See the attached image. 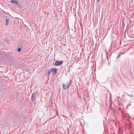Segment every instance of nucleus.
Wrapping results in <instances>:
<instances>
[{
  "label": "nucleus",
  "instance_id": "1",
  "mask_svg": "<svg viewBox=\"0 0 134 134\" xmlns=\"http://www.w3.org/2000/svg\"><path fill=\"white\" fill-rule=\"evenodd\" d=\"M71 81L70 79L67 82V84H65L64 83H63L62 84L63 88L65 90H67L70 87L71 85Z\"/></svg>",
  "mask_w": 134,
  "mask_h": 134
},
{
  "label": "nucleus",
  "instance_id": "2",
  "mask_svg": "<svg viewBox=\"0 0 134 134\" xmlns=\"http://www.w3.org/2000/svg\"><path fill=\"white\" fill-rule=\"evenodd\" d=\"M50 69L51 71V72H52V74L53 75H55L58 71L57 69L55 68H51Z\"/></svg>",
  "mask_w": 134,
  "mask_h": 134
},
{
  "label": "nucleus",
  "instance_id": "3",
  "mask_svg": "<svg viewBox=\"0 0 134 134\" xmlns=\"http://www.w3.org/2000/svg\"><path fill=\"white\" fill-rule=\"evenodd\" d=\"M36 94L35 92H34L32 94L31 97V99L32 101H35L36 100Z\"/></svg>",
  "mask_w": 134,
  "mask_h": 134
},
{
  "label": "nucleus",
  "instance_id": "4",
  "mask_svg": "<svg viewBox=\"0 0 134 134\" xmlns=\"http://www.w3.org/2000/svg\"><path fill=\"white\" fill-rule=\"evenodd\" d=\"M63 62L62 61H57L55 63V65L57 66L63 64Z\"/></svg>",
  "mask_w": 134,
  "mask_h": 134
},
{
  "label": "nucleus",
  "instance_id": "5",
  "mask_svg": "<svg viewBox=\"0 0 134 134\" xmlns=\"http://www.w3.org/2000/svg\"><path fill=\"white\" fill-rule=\"evenodd\" d=\"M10 2L12 3L15 4L16 5H18V2L16 0H11Z\"/></svg>",
  "mask_w": 134,
  "mask_h": 134
},
{
  "label": "nucleus",
  "instance_id": "6",
  "mask_svg": "<svg viewBox=\"0 0 134 134\" xmlns=\"http://www.w3.org/2000/svg\"><path fill=\"white\" fill-rule=\"evenodd\" d=\"M11 38H12V37L11 36H6L5 37V39L6 40L5 41L6 42L10 41L9 39Z\"/></svg>",
  "mask_w": 134,
  "mask_h": 134
},
{
  "label": "nucleus",
  "instance_id": "7",
  "mask_svg": "<svg viewBox=\"0 0 134 134\" xmlns=\"http://www.w3.org/2000/svg\"><path fill=\"white\" fill-rule=\"evenodd\" d=\"M51 69H50L48 70L46 74V75L47 76L49 75H50L51 73Z\"/></svg>",
  "mask_w": 134,
  "mask_h": 134
},
{
  "label": "nucleus",
  "instance_id": "8",
  "mask_svg": "<svg viewBox=\"0 0 134 134\" xmlns=\"http://www.w3.org/2000/svg\"><path fill=\"white\" fill-rule=\"evenodd\" d=\"M6 23L5 24V25L6 26L7 25H8L9 22V20L8 19H5Z\"/></svg>",
  "mask_w": 134,
  "mask_h": 134
},
{
  "label": "nucleus",
  "instance_id": "9",
  "mask_svg": "<svg viewBox=\"0 0 134 134\" xmlns=\"http://www.w3.org/2000/svg\"><path fill=\"white\" fill-rule=\"evenodd\" d=\"M21 47H19L18 49V51L19 52H20L21 51Z\"/></svg>",
  "mask_w": 134,
  "mask_h": 134
},
{
  "label": "nucleus",
  "instance_id": "10",
  "mask_svg": "<svg viewBox=\"0 0 134 134\" xmlns=\"http://www.w3.org/2000/svg\"><path fill=\"white\" fill-rule=\"evenodd\" d=\"M121 54H119V56H118V57H117V58H118L120 57V55H121Z\"/></svg>",
  "mask_w": 134,
  "mask_h": 134
},
{
  "label": "nucleus",
  "instance_id": "11",
  "mask_svg": "<svg viewBox=\"0 0 134 134\" xmlns=\"http://www.w3.org/2000/svg\"><path fill=\"white\" fill-rule=\"evenodd\" d=\"M99 0H97V2L99 3Z\"/></svg>",
  "mask_w": 134,
  "mask_h": 134
},
{
  "label": "nucleus",
  "instance_id": "12",
  "mask_svg": "<svg viewBox=\"0 0 134 134\" xmlns=\"http://www.w3.org/2000/svg\"><path fill=\"white\" fill-rule=\"evenodd\" d=\"M121 42H120V45H121Z\"/></svg>",
  "mask_w": 134,
  "mask_h": 134
},
{
  "label": "nucleus",
  "instance_id": "13",
  "mask_svg": "<svg viewBox=\"0 0 134 134\" xmlns=\"http://www.w3.org/2000/svg\"><path fill=\"white\" fill-rule=\"evenodd\" d=\"M54 117H55V116H54V117H53L52 118H50V119H52Z\"/></svg>",
  "mask_w": 134,
  "mask_h": 134
},
{
  "label": "nucleus",
  "instance_id": "14",
  "mask_svg": "<svg viewBox=\"0 0 134 134\" xmlns=\"http://www.w3.org/2000/svg\"><path fill=\"white\" fill-rule=\"evenodd\" d=\"M92 45H94V43H93V42H92Z\"/></svg>",
  "mask_w": 134,
  "mask_h": 134
},
{
  "label": "nucleus",
  "instance_id": "15",
  "mask_svg": "<svg viewBox=\"0 0 134 134\" xmlns=\"http://www.w3.org/2000/svg\"><path fill=\"white\" fill-rule=\"evenodd\" d=\"M119 98H120V97H119L118 98V100L119 99Z\"/></svg>",
  "mask_w": 134,
  "mask_h": 134
},
{
  "label": "nucleus",
  "instance_id": "16",
  "mask_svg": "<svg viewBox=\"0 0 134 134\" xmlns=\"http://www.w3.org/2000/svg\"><path fill=\"white\" fill-rule=\"evenodd\" d=\"M78 38H78L77 39V40H78Z\"/></svg>",
  "mask_w": 134,
  "mask_h": 134
},
{
  "label": "nucleus",
  "instance_id": "17",
  "mask_svg": "<svg viewBox=\"0 0 134 134\" xmlns=\"http://www.w3.org/2000/svg\"><path fill=\"white\" fill-rule=\"evenodd\" d=\"M113 43H111V44L112 45Z\"/></svg>",
  "mask_w": 134,
  "mask_h": 134
}]
</instances>
